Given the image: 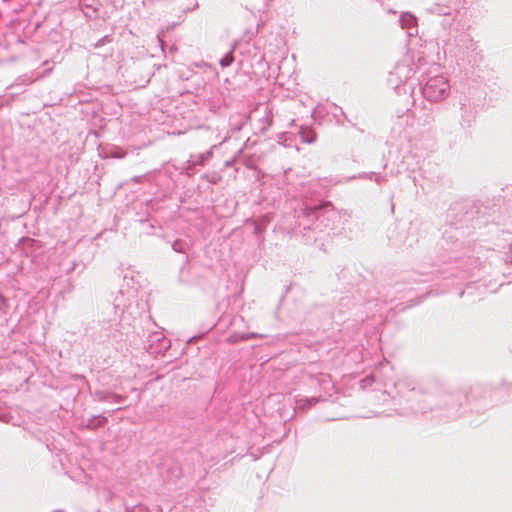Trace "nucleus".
Returning <instances> with one entry per match:
<instances>
[{
	"label": "nucleus",
	"mask_w": 512,
	"mask_h": 512,
	"mask_svg": "<svg viewBox=\"0 0 512 512\" xmlns=\"http://www.w3.org/2000/svg\"><path fill=\"white\" fill-rule=\"evenodd\" d=\"M414 57H405L400 62H398L394 69L389 73L388 83L392 87H394L396 93L401 96L402 94L406 97L404 109H399L397 111L399 117H403L406 113H410L413 118H415L418 124L426 125L430 124L433 121V116L430 109L421 108L419 112H422V116H418V108L415 105V99L413 97L414 88L411 84L408 83L416 73V70L426 63V60L423 56L418 54L417 62L418 65L415 66L413 63Z\"/></svg>",
	"instance_id": "obj_1"
},
{
	"label": "nucleus",
	"mask_w": 512,
	"mask_h": 512,
	"mask_svg": "<svg viewBox=\"0 0 512 512\" xmlns=\"http://www.w3.org/2000/svg\"><path fill=\"white\" fill-rule=\"evenodd\" d=\"M309 386L317 391V395L311 397H297L296 408L307 410L318 402L326 401L334 391V384L330 375L320 373L309 376Z\"/></svg>",
	"instance_id": "obj_2"
},
{
	"label": "nucleus",
	"mask_w": 512,
	"mask_h": 512,
	"mask_svg": "<svg viewBox=\"0 0 512 512\" xmlns=\"http://www.w3.org/2000/svg\"><path fill=\"white\" fill-rule=\"evenodd\" d=\"M330 205L329 201H321L319 203H312L308 200L304 201L301 206L294 209V217L297 220L294 233L306 236L307 231L314 229L313 225L319 219L320 210Z\"/></svg>",
	"instance_id": "obj_3"
},
{
	"label": "nucleus",
	"mask_w": 512,
	"mask_h": 512,
	"mask_svg": "<svg viewBox=\"0 0 512 512\" xmlns=\"http://www.w3.org/2000/svg\"><path fill=\"white\" fill-rule=\"evenodd\" d=\"M420 85L423 97L430 102L444 100L450 91L448 79L440 74L428 76L421 81Z\"/></svg>",
	"instance_id": "obj_4"
},
{
	"label": "nucleus",
	"mask_w": 512,
	"mask_h": 512,
	"mask_svg": "<svg viewBox=\"0 0 512 512\" xmlns=\"http://www.w3.org/2000/svg\"><path fill=\"white\" fill-rule=\"evenodd\" d=\"M129 298L125 295L122 290H119L113 300V308L115 313V318L113 319L114 324L117 325L118 321H121L123 318V314L125 309L129 306Z\"/></svg>",
	"instance_id": "obj_5"
},
{
	"label": "nucleus",
	"mask_w": 512,
	"mask_h": 512,
	"mask_svg": "<svg viewBox=\"0 0 512 512\" xmlns=\"http://www.w3.org/2000/svg\"><path fill=\"white\" fill-rule=\"evenodd\" d=\"M79 7L86 17L96 19L102 7L100 0H79Z\"/></svg>",
	"instance_id": "obj_6"
},
{
	"label": "nucleus",
	"mask_w": 512,
	"mask_h": 512,
	"mask_svg": "<svg viewBox=\"0 0 512 512\" xmlns=\"http://www.w3.org/2000/svg\"><path fill=\"white\" fill-rule=\"evenodd\" d=\"M387 367H389L390 369H392V367L390 366V362H389V361H387V360H383V361L379 362V363L375 366V368H374V370H373V374H372V375H370V376L365 377L364 379H362V380L360 381V386H361V388H362V389H364V388H366L367 386H370V385L375 381V378H376V376L378 375V373H380V372H381V370H383V369H385V368H387Z\"/></svg>",
	"instance_id": "obj_7"
},
{
	"label": "nucleus",
	"mask_w": 512,
	"mask_h": 512,
	"mask_svg": "<svg viewBox=\"0 0 512 512\" xmlns=\"http://www.w3.org/2000/svg\"><path fill=\"white\" fill-rule=\"evenodd\" d=\"M475 114L476 107L470 102V100L466 99L464 102H461V117L464 122L470 124Z\"/></svg>",
	"instance_id": "obj_8"
},
{
	"label": "nucleus",
	"mask_w": 512,
	"mask_h": 512,
	"mask_svg": "<svg viewBox=\"0 0 512 512\" xmlns=\"http://www.w3.org/2000/svg\"><path fill=\"white\" fill-rule=\"evenodd\" d=\"M273 123V112L269 108V106H266L264 109L263 116L259 119V130L262 134H265L269 128L272 126Z\"/></svg>",
	"instance_id": "obj_9"
},
{
	"label": "nucleus",
	"mask_w": 512,
	"mask_h": 512,
	"mask_svg": "<svg viewBox=\"0 0 512 512\" xmlns=\"http://www.w3.org/2000/svg\"><path fill=\"white\" fill-rule=\"evenodd\" d=\"M152 342H157V345L154 349V353H161L169 349L170 341L164 337H161V334L155 333L151 336Z\"/></svg>",
	"instance_id": "obj_10"
},
{
	"label": "nucleus",
	"mask_w": 512,
	"mask_h": 512,
	"mask_svg": "<svg viewBox=\"0 0 512 512\" xmlns=\"http://www.w3.org/2000/svg\"><path fill=\"white\" fill-rule=\"evenodd\" d=\"M299 136L301 141L307 144H312L316 141V133L310 127L301 126Z\"/></svg>",
	"instance_id": "obj_11"
},
{
	"label": "nucleus",
	"mask_w": 512,
	"mask_h": 512,
	"mask_svg": "<svg viewBox=\"0 0 512 512\" xmlns=\"http://www.w3.org/2000/svg\"><path fill=\"white\" fill-rule=\"evenodd\" d=\"M399 23L403 29H411L416 26L417 19L413 14L405 12L400 15Z\"/></svg>",
	"instance_id": "obj_12"
},
{
	"label": "nucleus",
	"mask_w": 512,
	"mask_h": 512,
	"mask_svg": "<svg viewBox=\"0 0 512 512\" xmlns=\"http://www.w3.org/2000/svg\"><path fill=\"white\" fill-rule=\"evenodd\" d=\"M107 422V418L100 415L90 417L85 424V427L91 430L102 427Z\"/></svg>",
	"instance_id": "obj_13"
},
{
	"label": "nucleus",
	"mask_w": 512,
	"mask_h": 512,
	"mask_svg": "<svg viewBox=\"0 0 512 512\" xmlns=\"http://www.w3.org/2000/svg\"><path fill=\"white\" fill-rule=\"evenodd\" d=\"M237 46V42H234L231 46V49L219 60V64L221 67H229L234 62L233 52Z\"/></svg>",
	"instance_id": "obj_14"
},
{
	"label": "nucleus",
	"mask_w": 512,
	"mask_h": 512,
	"mask_svg": "<svg viewBox=\"0 0 512 512\" xmlns=\"http://www.w3.org/2000/svg\"><path fill=\"white\" fill-rule=\"evenodd\" d=\"M269 216L266 215L262 218H259V219H256L254 220L253 224H254V231L256 234H260L262 233L265 229H266V226L269 222Z\"/></svg>",
	"instance_id": "obj_15"
},
{
	"label": "nucleus",
	"mask_w": 512,
	"mask_h": 512,
	"mask_svg": "<svg viewBox=\"0 0 512 512\" xmlns=\"http://www.w3.org/2000/svg\"><path fill=\"white\" fill-rule=\"evenodd\" d=\"M327 113H328V109L324 105L318 104L312 112V117L316 121H320L326 116Z\"/></svg>",
	"instance_id": "obj_16"
},
{
	"label": "nucleus",
	"mask_w": 512,
	"mask_h": 512,
	"mask_svg": "<svg viewBox=\"0 0 512 512\" xmlns=\"http://www.w3.org/2000/svg\"><path fill=\"white\" fill-rule=\"evenodd\" d=\"M196 166L197 165L194 162V155H191L190 158L183 164V169L180 173L191 176L193 174V169Z\"/></svg>",
	"instance_id": "obj_17"
},
{
	"label": "nucleus",
	"mask_w": 512,
	"mask_h": 512,
	"mask_svg": "<svg viewBox=\"0 0 512 512\" xmlns=\"http://www.w3.org/2000/svg\"><path fill=\"white\" fill-rule=\"evenodd\" d=\"M125 512H149L147 505L143 503H137L133 505L125 504Z\"/></svg>",
	"instance_id": "obj_18"
},
{
	"label": "nucleus",
	"mask_w": 512,
	"mask_h": 512,
	"mask_svg": "<svg viewBox=\"0 0 512 512\" xmlns=\"http://www.w3.org/2000/svg\"><path fill=\"white\" fill-rule=\"evenodd\" d=\"M172 249L178 253H186L188 249V243L182 239H176L172 243Z\"/></svg>",
	"instance_id": "obj_19"
},
{
	"label": "nucleus",
	"mask_w": 512,
	"mask_h": 512,
	"mask_svg": "<svg viewBox=\"0 0 512 512\" xmlns=\"http://www.w3.org/2000/svg\"><path fill=\"white\" fill-rule=\"evenodd\" d=\"M93 398L96 401L104 402L110 400V396L112 395V392L104 391V390H97L93 394Z\"/></svg>",
	"instance_id": "obj_20"
},
{
	"label": "nucleus",
	"mask_w": 512,
	"mask_h": 512,
	"mask_svg": "<svg viewBox=\"0 0 512 512\" xmlns=\"http://www.w3.org/2000/svg\"><path fill=\"white\" fill-rule=\"evenodd\" d=\"M212 157V151L209 150L205 153H200L198 155H194V162L197 166L204 165V162Z\"/></svg>",
	"instance_id": "obj_21"
},
{
	"label": "nucleus",
	"mask_w": 512,
	"mask_h": 512,
	"mask_svg": "<svg viewBox=\"0 0 512 512\" xmlns=\"http://www.w3.org/2000/svg\"><path fill=\"white\" fill-rule=\"evenodd\" d=\"M113 40L112 35H105L101 37L95 44L94 48H99L107 43H111Z\"/></svg>",
	"instance_id": "obj_22"
},
{
	"label": "nucleus",
	"mask_w": 512,
	"mask_h": 512,
	"mask_svg": "<svg viewBox=\"0 0 512 512\" xmlns=\"http://www.w3.org/2000/svg\"><path fill=\"white\" fill-rule=\"evenodd\" d=\"M17 81L24 83V84H31L35 81V78L28 76V75H23V76H20L17 79Z\"/></svg>",
	"instance_id": "obj_23"
},
{
	"label": "nucleus",
	"mask_w": 512,
	"mask_h": 512,
	"mask_svg": "<svg viewBox=\"0 0 512 512\" xmlns=\"http://www.w3.org/2000/svg\"><path fill=\"white\" fill-rule=\"evenodd\" d=\"M503 240L508 243L509 249L512 251V233L511 232H504L503 233Z\"/></svg>",
	"instance_id": "obj_24"
},
{
	"label": "nucleus",
	"mask_w": 512,
	"mask_h": 512,
	"mask_svg": "<svg viewBox=\"0 0 512 512\" xmlns=\"http://www.w3.org/2000/svg\"><path fill=\"white\" fill-rule=\"evenodd\" d=\"M250 338H263V335L258 334V333H247V334H242V336H241L242 340H248Z\"/></svg>",
	"instance_id": "obj_25"
},
{
	"label": "nucleus",
	"mask_w": 512,
	"mask_h": 512,
	"mask_svg": "<svg viewBox=\"0 0 512 512\" xmlns=\"http://www.w3.org/2000/svg\"><path fill=\"white\" fill-rule=\"evenodd\" d=\"M371 175L374 176V180L376 183H382V182H385L387 181L386 179V176H382L378 173H375V172H371Z\"/></svg>",
	"instance_id": "obj_26"
},
{
	"label": "nucleus",
	"mask_w": 512,
	"mask_h": 512,
	"mask_svg": "<svg viewBox=\"0 0 512 512\" xmlns=\"http://www.w3.org/2000/svg\"><path fill=\"white\" fill-rule=\"evenodd\" d=\"M110 400H112L115 403H121L124 400V397L115 393H112L110 396Z\"/></svg>",
	"instance_id": "obj_27"
},
{
	"label": "nucleus",
	"mask_w": 512,
	"mask_h": 512,
	"mask_svg": "<svg viewBox=\"0 0 512 512\" xmlns=\"http://www.w3.org/2000/svg\"><path fill=\"white\" fill-rule=\"evenodd\" d=\"M435 11H437L438 13L443 14V15L449 14L447 7L438 6L437 8H435Z\"/></svg>",
	"instance_id": "obj_28"
},
{
	"label": "nucleus",
	"mask_w": 512,
	"mask_h": 512,
	"mask_svg": "<svg viewBox=\"0 0 512 512\" xmlns=\"http://www.w3.org/2000/svg\"><path fill=\"white\" fill-rule=\"evenodd\" d=\"M144 177H145L144 175L134 176V177L131 179V181H132L133 183L138 184V183H140V182L142 181V179H143Z\"/></svg>",
	"instance_id": "obj_29"
},
{
	"label": "nucleus",
	"mask_w": 512,
	"mask_h": 512,
	"mask_svg": "<svg viewBox=\"0 0 512 512\" xmlns=\"http://www.w3.org/2000/svg\"><path fill=\"white\" fill-rule=\"evenodd\" d=\"M364 177H365V178H368V179H370V180H374V176H372V175H371V172H370V173H365V174H364Z\"/></svg>",
	"instance_id": "obj_30"
},
{
	"label": "nucleus",
	"mask_w": 512,
	"mask_h": 512,
	"mask_svg": "<svg viewBox=\"0 0 512 512\" xmlns=\"http://www.w3.org/2000/svg\"><path fill=\"white\" fill-rule=\"evenodd\" d=\"M0 420L1 421H7V415L6 414H0Z\"/></svg>",
	"instance_id": "obj_31"
},
{
	"label": "nucleus",
	"mask_w": 512,
	"mask_h": 512,
	"mask_svg": "<svg viewBox=\"0 0 512 512\" xmlns=\"http://www.w3.org/2000/svg\"><path fill=\"white\" fill-rule=\"evenodd\" d=\"M417 412L425 413L426 409L424 407H420L416 410Z\"/></svg>",
	"instance_id": "obj_32"
},
{
	"label": "nucleus",
	"mask_w": 512,
	"mask_h": 512,
	"mask_svg": "<svg viewBox=\"0 0 512 512\" xmlns=\"http://www.w3.org/2000/svg\"><path fill=\"white\" fill-rule=\"evenodd\" d=\"M208 181H209L210 183H216V180H215L213 177H210V179H208Z\"/></svg>",
	"instance_id": "obj_33"
},
{
	"label": "nucleus",
	"mask_w": 512,
	"mask_h": 512,
	"mask_svg": "<svg viewBox=\"0 0 512 512\" xmlns=\"http://www.w3.org/2000/svg\"><path fill=\"white\" fill-rule=\"evenodd\" d=\"M427 398H428V401H429L430 403H431V402H433V396H432V395H428V397H427Z\"/></svg>",
	"instance_id": "obj_34"
},
{
	"label": "nucleus",
	"mask_w": 512,
	"mask_h": 512,
	"mask_svg": "<svg viewBox=\"0 0 512 512\" xmlns=\"http://www.w3.org/2000/svg\"><path fill=\"white\" fill-rule=\"evenodd\" d=\"M505 261H506V262H510V263H512V258H508V257H507V258L505 259Z\"/></svg>",
	"instance_id": "obj_35"
},
{
	"label": "nucleus",
	"mask_w": 512,
	"mask_h": 512,
	"mask_svg": "<svg viewBox=\"0 0 512 512\" xmlns=\"http://www.w3.org/2000/svg\"><path fill=\"white\" fill-rule=\"evenodd\" d=\"M231 163H232L231 161H226L225 165H226V166H230V165H231Z\"/></svg>",
	"instance_id": "obj_36"
}]
</instances>
